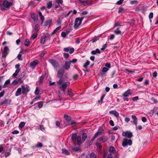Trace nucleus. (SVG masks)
Segmentation results:
<instances>
[{
    "label": "nucleus",
    "mask_w": 158,
    "mask_h": 158,
    "mask_svg": "<svg viewBox=\"0 0 158 158\" xmlns=\"http://www.w3.org/2000/svg\"><path fill=\"white\" fill-rule=\"evenodd\" d=\"M83 19V18L82 17L81 18L77 17L76 19L74 26V28L75 29H77L79 26L81 24Z\"/></svg>",
    "instance_id": "1"
},
{
    "label": "nucleus",
    "mask_w": 158,
    "mask_h": 158,
    "mask_svg": "<svg viewBox=\"0 0 158 158\" xmlns=\"http://www.w3.org/2000/svg\"><path fill=\"white\" fill-rule=\"evenodd\" d=\"M22 93L23 94L26 95L27 93L29 92L30 90V88L29 86L27 85H23L21 86Z\"/></svg>",
    "instance_id": "2"
},
{
    "label": "nucleus",
    "mask_w": 158,
    "mask_h": 158,
    "mask_svg": "<svg viewBox=\"0 0 158 158\" xmlns=\"http://www.w3.org/2000/svg\"><path fill=\"white\" fill-rule=\"evenodd\" d=\"M13 5L12 1H9L8 0H4L3 2L2 6L6 8H9Z\"/></svg>",
    "instance_id": "3"
},
{
    "label": "nucleus",
    "mask_w": 158,
    "mask_h": 158,
    "mask_svg": "<svg viewBox=\"0 0 158 158\" xmlns=\"http://www.w3.org/2000/svg\"><path fill=\"white\" fill-rule=\"evenodd\" d=\"M132 144V141L131 139L128 140L126 138L123 139V141L122 143V145L123 147H125L127 145H131Z\"/></svg>",
    "instance_id": "4"
},
{
    "label": "nucleus",
    "mask_w": 158,
    "mask_h": 158,
    "mask_svg": "<svg viewBox=\"0 0 158 158\" xmlns=\"http://www.w3.org/2000/svg\"><path fill=\"white\" fill-rule=\"evenodd\" d=\"M69 85L70 83L69 82H66L64 84H62L61 86L60 87L59 89L60 90H62L64 92L66 91L67 87L69 86Z\"/></svg>",
    "instance_id": "5"
},
{
    "label": "nucleus",
    "mask_w": 158,
    "mask_h": 158,
    "mask_svg": "<svg viewBox=\"0 0 158 158\" xmlns=\"http://www.w3.org/2000/svg\"><path fill=\"white\" fill-rule=\"evenodd\" d=\"M122 135L128 138H130L133 135L132 133L130 131H126L123 133Z\"/></svg>",
    "instance_id": "6"
},
{
    "label": "nucleus",
    "mask_w": 158,
    "mask_h": 158,
    "mask_svg": "<svg viewBox=\"0 0 158 158\" xmlns=\"http://www.w3.org/2000/svg\"><path fill=\"white\" fill-rule=\"evenodd\" d=\"M49 62L52 64L53 66L56 68L58 67L59 64L54 59H51L49 60Z\"/></svg>",
    "instance_id": "7"
},
{
    "label": "nucleus",
    "mask_w": 158,
    "mask_h": 158,
    "mask_svg": "<svg viewBox=\"0 0 158 158\" xmlns=\"http://www.w3.org/2000/svg\"><path fill=\"white\" fill-rule=\"evenodd\" d=\"M77 135L76 133L73 134L72 136L71 143L72 144H73L74 145H76V140L77 139Z\"/></svg>",
    "instance_id": "8"
},
{
    "label": "nucleus",
    "mask_w": 158,
    "mask_h": 158,
    "mask_svg": "<svg viewBox=\"0 0 158 158\" xmlns=\"http://www.w3.org/2000/svg\"><path fill=\"white\" fill-rule=\"evenodd\" d=\"M64 51L65 52H67L69 51L70 53L71 54L73 52L74 49L73 48H70V47H68L67 48H64Z\"/></svg>",
    "instance_id": "9"
},
{
    "label": "nucleus",
    "mask_w": 158,
    "mask_h": 158,
    "mask_svg": "<svg viewBox=\"0 0 158 158\" xmlns=\"http://www.w3.org/2000/svg\"><path fill=\"white\" fill-rule=\"evenodd\" d=\"M9 50V48L8 47L6 46H5L3 51L2 52V56L4 57H6L7 55L8 54V51Z\"/></svg>",
    "instance_id": "10"
},
{
    "label": "nucleus",
    "mask_w": 158,
    "mask_h": 158,
    "mask_svg": "<svg viewBox=\"0 0 158 158\" xmlns=\"http://www.w3.org/2000/svg\"><path fill=\"white\" fill-rule=\"evenodd\" d=\"M39 63V61L37 60H35L33 61L31 63L30 66L32 68H34Z\"/></svg>",
    "instance_id": "11"
},
{
    "label": "nucleus",
    "mask_w": 158,
    "mask_h": 158,
    "mask_svg": "<svg viewBox=\"0 0 158 158\" xmlns=\"http://www.w3.org/2000/svg\"><path fill=\"white\" fill-rule=\"evenodd\" d=\"M70 63L69 61H66L64 64V68L66 70H68L70 67Z\"/></svg>",
    "instance_id": "12"
},
{
    "label": "nucleus",
    "mask_w": 158,
    "mask_h": 158,
    "mask_svg": "<svg viewBox=\"0 0 158 158\" xmlns=\"http://www.w3.org/2000/svg\"><path fill=\"white\" fill-rule=\"evenodd\" d=\"M107 136H104L102 137L98 138V141H102L103 142H104L107 140Z\"/></svg>",
    "instance_id": "13"
},
{
    "label": "nucleus",
    "mask_w": 158,
    "mask_h": 158,
    "mask_svg": "<svg viewBox=\"0 0 158 158\" xmlns=\"http://www.w3.org/2000/svg\"><path fill=\"white\" fill-rule=\"evenodd\" d=\"M131 94V90L129 89L125 92L123 94L124 97H128Z\"/></svg>",
    "instance_id": "14"
},
{
    "label": "nucleus",
    "mask_w": 158,
    "mask_h": 158,
    "mask_svg": "<svg viewBox=\"0 0 158 158\" xmlns=\"http://www.w3.org/2000/svg\"><path fill=\"white\" fill-rule=\"evenodd\" d=\"M76 140L77 141V144L78 146L80 145L83 143L82 141V139H81V138L80 136H77Z\"/></svg>",
    "instance_id": "15"
},
{
    "label": "nucleus",
    "mask_w": 158,
    "mask_h": 158,
    "mask_svg": "<svg viewBox=\"0 0 158 158\" xmlns=\"http://www.w3.org/2000/svg\"><path fill=\"white\" fill-rule=\"evenodd\" d=\"M97 156L94 152H92L90 154H87L85 156V158H92Z\"/></svg>",
    "instance_id": "16"
},
{
    "label": "nucleus",
    "mask_w": 158,
    "mask_h": 158,
    "mask_svg": "<svg viewBox=\"0 0 158 158\" xmlns=\"http://www.w3.org/2000/svg\"><path fill=\"white\" fill-rule=\"evenodd\" d=\"M31 17L34 21H37L38 20L37 15L34 13H32L31 15Z\"/></svg>",
    "instance_id": "17"
},
{
    "label": "nucleus",
    "mask_w": 158,
    "mask_h": 158,
    "mask_svg": "<svg viewBox=\"0 0 158 158\" xmlns=\"http://www.w3.org/2000/svg\"><path fill=\"white\" fill-rule=\"evenodd\" d=\"M64 73V71L63 70H60L58 72L57 76L59 77H62Z\"/></svg>",
    "instance_id": "18"
},
{
    "label": "nucleus",
    "mask_w": 158,
    "mask_h": 158,
    "mask_svg": "<svg viewBox=\"0 0 158 158\" xmlns=\"http://www.w3.org/2000/svg\"><path fill=\"white\" fill-rule=\"evenodd\" d=\"M64 117L67 122H69L71 120V117L69 116L67 114H65L64 116Z\"/></svg>",
    "instance_id": "19"
},
{
    "label": "nucleus",
    "mask_w": 158,
    "mask_h": 158,
    "mask_svg": "<svg viewBox=\"0 0 158 158\" xmlns=\"http://www.w3.org/2000/svg\"><path fill=\"white\" fill-rule=\"evenodd\" d=\"M21 91H22V88H21L19 87V88L16 91L15 95L16 96H18L21 94Z\"/></svg>",
    "instance_id": "20"
},
{
    "label": "nucleus",
    "mask_w": 158,
    "mask_h": 158,
    "mask_svg": "<svg viewBox=\"0 0 158 158\" xmlns=\"http://www.w3.org/2000/svg\"><path fill=\"white\" fill-rule=\"evenodd\" d=\"M39 26V25L38 23L36 24L35 25L34 27L33 28L32 32L37 33L39 31V30L38 29Z\"/></svg>",
    "instance_id": "21"
},
{
    "label": "nucleus",
    "mask_w": 158,
    "mask_h": 158,
    "mask_svg": "<svg viewBox=\"0 0 158 158\" xmlns=\"http://www.w3.org/2000/svg\"><path fill=\"white\" fill-rule=\"evenodd\" d=\"M109 152H112L115 155H117V153L115 151V149L114 147L113 146H111L109 149Z\"/></svg>",
    "instance_id": "22"
},
{
    "label": "nucleus",
    "mask_w": 158,
    "mask_h": 158,
    "mask_svg": "<svg viewBox=\"0 0 158 158\" xmlns=\"http://www.w3.org/2000/svg\"><path fill=\"white\" fill-rule=\"evenodd\" d=\"M91 53L92 55H95L97 53L100 54L101 52L99 49L97 48L95 50L92 51Z\"/></svg>",
    "instance_id": "23"
},
{
    "label": "nucleus",
    "mask_w": 158,
    "mask_h": 158,
    "mask_svg": "<svg viewBox=\"0 0 158 158\" xmlns=\"http://www.w3.org/2000/svg\"><path fill=\"white\" fill-rule=\"evenodd\" d=\"M70 148L72 151H73L77 152L80 150V148L77 147H73V146H70Z\"/></svg>",
    "instance_id": "24"
},
{
    "label": "nucleus",
    "mask_w": 158,
    "mask_h": 158,
    "mask_svg": "<svg viewBox=\"0 0 158 158\" xmlns=\"http://www.w3.org/2000/svg\"><path fill=\"white\" fill-rule=\"evenodd\" d=\"M52 22V20L50 19L46 21L44 23V25L45 27H47L48 25H50Z\"/></svg>",
    "instance_id": "25"
},
{
    "label": "nucleus",
    "mask_w": 158,
    "mask_h": 158,
    "mask_svg": "<svg viewBox=\"0 0 158 158\" xmlns=\"http://www.w3.org/2000/svg\"><path fill=\"white\" fill-rule=\"evenodd\" d=\"M87 137V135L86 133H84L82 134V141L84 142L85 140Z\"/></svg>",
    "instance_id": "26"
},
{
    "label": "nucleus",
    "mask_w": 158,
    "mask_h": 158,
    "mask_svg": "<svg viewBox=\"0 0 158 158\" xmlns=\"http://www.w3.org/2000/svg\"><path fill=\"white\" fill-rule=\"evenodd\" d=\"M132 118L133 120V123L136 125L137 124V118L135 115H133L132 116Z\"/></svg>",
    "instance_id": "27"
},
{
    "label": "nucleus",
    "mask_w": 158,
    "mask_h": 158,
    "mask_svg": "<svg viewBox=\"0 0 158 158\" xmlns=\"http://www.w3.org/2000/svg\"><path fill=\"white\" fill-rule=\"evenodd\" d=\"M114 32L117 35H122L123 34V32H122L119 30V28H118L116 29L114 31Z\"/></svg>",
    "instance_id": "28"
},
{
    "label": "nucleus",
    "mask_w": 158,
    "mask_h": 158,
    "mask_svg": "<svg viewBox=\"0 0 158 158\" xmlns=\"http://www.w3.org/2000/svg\"><path fill=\"white\" fill-rule=\"evenodd\" d=\"M20 69H17L16 70L15 72L13 74L12 77H15L17 76L18 73L20 72Z\"/></svg>",
    "instance_id": "29"
},
{
    "label": "nucleus",
    "mask_w": 158,
    "mask_h": 158,
    "mask_svg": "<svg viewBox=\"0 0 158 158\" xmlns=\"http://www.w3.org/2000/svg\"><path fill=\"white\" fill-rule=\"evenodd\" d=\"M62 152L63 154H64L66 155H68L70 154V153L65 148L62 149Z\"/></svg>",
    "instance_id": "30"
},
{
    "label": "nucleus",
    "mask_w": 158,
    "mask_h": 158,
    "mask_svg": "<svg viewBox=\"0 0 158 158\" xmlns=\"http://www.w3.org/2000/svg\"><path fill=\"white\" fill-rule=\"evenodd\" d=\"M47 7L48 9H50L52 7V2L51 1L49 2H47Z\"/></svg>",
    "instance_id": "31"
},
{
    "label": "nucleus",
    "mask_w": 158,
    "mask_h": 158,
    "mask_svg": "<svg viewBox=\"0 0 158 158\" xmlns=\"http://www.w3.org/2000/svg\"><path fill=\"white\" fill-rule=\"evenodd\" d=\"M68 95L71 97H73L74 96V94L73 93L72 89H68Z\"/></svg>",
    "instance_id": "32"
},
{
    "label": "nucleus",
    "mask_w": 158,
    "mask_h": 158,
    "mask_svg": "<svg viewBox=\"0 0 158 158\" xmlns=\"http://www.w3.org/2000/svg\"><path fill=\"white\" fill-rule=\"evenodd\" d=\"M46 36H43L40 39V43L43 44L44 43L46 40Z\"/></svg>",
    "instance_id": "33"
},
{
    "label": "nucleus",
    "mask_w": 158,
    "mask_h": 158,
    "mask_svg": "<svg viewBox=\"0 0 158 158\" xmlns=\"http://www.w3.org/2000/svg\"><path fill=\"white\" fill-rule=\"evenodd\" d=\"M43 145V144L40 142H38L37 143V144L35 145V146H33V148H34L35 147L36 148H39V147H42Z\"/></svg>",
    "instance_id": "34"
},
{
    "label": "nucleus",
    "mask_w": 158,
    "mask_h": 158,
    "mask_svg": "<svg viewBox=\"0 0 158 158\" xmlns=\"http://www.w3.org/2000/svg\"><path fill=\"white\" fill-rule=\"evenodd\" d=\"M34 33L32 35L31 38L33 40H34L37 38V37L38 36V34L37 33Z\"/></svg>",
    "instance_id": "35"
},
{
    "label": "nucleus",
    "mask_w": 158,
    "mask_h": 158,
    "mask_svg": "<svg viewBox=\"0 0 158 158\" xmlns=\"http://www.w3.org/2000/svg\"><path fill=\"white\" fill-rule=\"evenodd\" d=\"M61 27L60 26H59L58 27H57L53 31L52 33V35H53L54 34L56 33V32H57L58 30H60L61 28Z\"/></svg>",
    "instance_id": "36"
},
{
    "label": "nucleus",
    "mask_w": 158,
    "mask_h": 158,
    "mask_svg": "<svg viewBox=\"0 0 158 158\" xmlns=\"http://www.w3.org/2000/svg\"><path fill=\"white\" fill-rule=\"evenodd\" d=\"M90 64V62L89 60H87L85 63L84 64L83 66L86 69L88 68V66Z\"/></svg>",
    "instance_id": "37"
},
{
    "label": "nucleus",
    "mask_w": 158,
    "mask_h": 158,
    "mask_svg": "<svg viewBox=\"0 0 158 158\" xmlns=\"http://www.w3.org/2000/svg\"><path fill=\"white\" fill-rule=\"evenodd\" d=\"M30 41L29 39H27L24 42V45L27 46L28 47L29 46Z\"/></svg>",
    "instance_id": "38"
},
{
    "label": "nucleus",
    "mask_w": 158,
    "mask_h": 158,
    "mask_svg": "<svg viewBox=\"0 0 158 158\" xmlns=\"http://www.w3.org/2000/svg\"><path fill=\"white\" fill-rule=\"evenodd\" d=\"M22 53L21 52H20L19 54H18L17 56V58L19 60H22Z\"/></svg>",
    "instance_id": "39"
},
{
    "label": "nucleus",
    "mask_w": 158,
    "mask_h": 158,
    "mask_svg": "<svg viewBox=\"0 0 158 158\" xmlns=\"http://www.w3.org/2000/svg\"><path fill=\"white\" fill-rule=\"evenodd\" d=\"M44 76H41L40 77V79L39 80V83L40 84H42L43 82V80L44 79Z\"/></svg>",
    "instance_id": "40"
},
{
    "label": "nucleus",
    "mask_w": 158,
    "mask_h": 158,
    "mask_svg": "<svg viewBox=\"0 0 158 158\" xmlns=\"http://www.w3.org/2000/svg\"><path fill=\"white\" fill-rule=\"evenodd\" d=\"M25 124V122H20L19 125V126L20 128H22L23 127Z\"/></svg>",
    "instance_id": "41"
},
{
    "label": "nucleus",
    "mask_w": 158,
    "mask_h": 158,
    "mask_svg": "<svg viewBox=\"0 0 158 158\" xmlns=\"http://www.w3.org/2000/svg\"><path fill=\"white\" fill-rule=\"evenodd\" d=\"M102 132L100 131H98L94 135L93 137L95 138H96L98 136L100 135H101Z\"/></svg>",
    "instance_id": "42"
},
{
    "label": "nucleus",
    "mask_w": 158,
    "mask_h": 158,
    "mask_svg": "<svg viewBox=\"0 0 158 158\" xmlns=\"http://www.w3.org/2000/svg\"><path fill=\"white\" fill-rule=\"evenodd\" d=\"M109 70V69L106 67H103L102 69V73H105L108 71Z\"/></svg>",
    "instance_id": "43"
},
{
    "label": "nucleus",
    "mask_w": 158,
    "mask_h": 158,
    "mask_svg": "<svg viewBox=\"0 0 158 158\" xmlns=\"http://www.w3.org/2000/svg\"><path fill=\"white\" fill-rule=\"evenodd\" d=\"M26 74V73L25 71H23L20 74L19 76V77L22 79L24 77Z\"/></svg>",
    "instance_id": "44"
},
{
    "label": "nucleus",
    "mask_w": 158,
    "mask_h": 158,
    "mask_svg": "<svg viewBox=\"0 0 158 158\" xmlns=\"http://www.w3.org/2000/svg\"><path fill=\"white\" fill-rule=\"evenodd\" d=\"M10 82V79L7 80L5 83L4 85L3 86V88H5L6 87L5 86L6 85L9 84Z\"/></svg>",
    "instance_id": "45"
},
{
    "label": "nucleus",
    "mask_w": 158,
    "mask_h": 158,
    "mask_svg": "<svg viewBox=\"0 0 158 158\" xmlns=\"http://www.w3.org/2000/svg\"><path fill=\"white\" fill-rule=\"evenodd\" d=\"M40 90L38 87H36L35 92V95H37L40 93Z\"/></svg>",
    "instance_id": "46"
},
{
    "label": "nucleus",
    "mask_w": 158,
    "mask_h": 158,
    "mask_svg": "<svg viewBox=\"0 0 158 158\" xmlns=\"http://www.w3.org/2000/svg\"><path fill=\"white\" fill-rule=\"evenodd\" d=\"M63 56L66 59H67L69 57V53H63Z\"/></svg>",
    "instance_id": "47"
},
{
    "label": "nucleus",
    "mask_w": 158,
    "mask_h": 158,
    "mask_svg": "<svg viewBox=\"0 0 158 158\" xmlns=\"http://www.w3.org/2000/svg\"><path fill=\"white\" fill-rule=\"evenodd\" d=\"M38 107L39 108H41L43 105V103L42 102H40L38 103Z\"/></svg>",
    "instance_id": "48"
},
{
    "label": "nucleus",
    "mask_w": 158,
    "mask_h": 158,
    "mask_svg": "<svg viewBox=\"0 0 158 158\" xmlns=\"http://www.w3.org/2000/svg\"><path fill=\"white\" fill-rule=\"evenodd\" d=\"M9 100L8 99H5L2 103V104H7L9 103Z\"/></svg>",
    "instance_id": "49"
},
{
    "label": "nucleus",
    "mask_w": 158,
    "mask_h": 158,
    "mask_svg": "<svg viewBox=\"0 0 158 158\" xmlns=\"http://www.w3.org/2000/svg\"><path fill=\"white\" fill-rule=\"evenodd\" d=\"M96 145L97 146V147L100 149H102V146L100 143H97L96 144Z\"/></svg>",
    "instance_id": "50"
},
{
    "label": "nucleus",
    "mask_w": 158,
    "mask_h": 158,
    "mask_svg": "<svg viewBox=\"0 0 158 158\" xmlns=\"http://www.w3.org/2000/svg\"><path fill=\"white\" fill-rule=\"evenodd\" d=\"M124 10V9L123 8V7L119 8V9L118 12L119 13H121Z\"/></svg>",
    "instance_id": "51"
},
{
    "label": "nucleus",
    "mask_w": 158,
    "mask_h": 158,
    "mask_svg": "<svg viewBox=\"0 0 158 158\" xmlns=\"http://www.w3.org/2000/svg\"><path fill=\"white\" fill-rule=\"evenodd\" d=\"M123 1L124 0H119L116 2V4L118 5H121L122 4V3Z\"/></svg>",
    "instance_id": "52"
},
{
    "label": "nucleus",
    "mask_w": 158,
    "mask_h": 158,
    "mask_svg": "<svg viewBox=\"0 0 158 158\" xmlns=\"http://www.w3.org/2000/svg\"><path fill=\"white\" fill-rule=\"evenodd\" d=\"M105 66L108 68H111L110 64L109 63H106L105 64Z\"/></svg>",
    "instance_id": "53"
},
{
    "label": "nucleus",
    "mask_w": 158,
    "mask_h": 158,
    "mask_svg": "<svg viewBox=\"0 0 158 158\" xmlns=\"http://www.w3.org/2000/svg\"><path fill=\"white\" fill-rule=\"evenodd\" d=\"M56 24L58 25H60L61 24V22L60 19H58L56 21Z\"/></svg>",
    "instance_id": "54"
},
{
    "label": "nucleus",
    "mask_w": 158,
    "mask_h": 158,
    "mask_svg": "<svg viewBox=\"0 0 158 158\" xmlns=\"http://www.w3.org/2000/svg\"><path fill=\"white\" fill-rule=\"evenodd\" d=\"M63 79L62 78H60L59 81L57 82V83L58 84H60L63 82Z\"/></svg>",
    "instance_id": "55"
},
{
    "label": "nucleus",
    "mask_w": 158,
    "mask_h": 158,
    "mask_svg": "<svg viewBox=\"0 0 158 158\" xmlns=\"http://www.w3.org/2000/svg\"><path fill=\"white\" fill-rule=\"evenodd\" d=\"M40 19L41 21V24H42L44 22V17L43 15H42L40 16Z\"/></svg>",
    "instance_id": "56"
},
{
    "label": "nucleus",
    "mask_w": 158,
    "mask_h": 158,
    "mask_svg": "<svg viewBox=\"0 0 158 158\" xmlns=\"http://www.w3.org/2000/svg\"><path fill=\"white\" fill-rule=\"evenodd\" d=\"M77 61V60L76 59H74L72 60H70L69 61L70 63V64L71 63H74Z\"/></svg>",
    "instance_id": "57"
},
{
    "label": "nucleus",
    "mask_w": 158,
    "mask_h": 158,
    "mask_svg": "<svg viewBox=\"0 0 158 158\" xmlns=\"http://www.w3.org/2000/svg\"><path fill=\"white\" fill-rule=\"evenodd\" d=\"M61 35L62 37L64 38L66 35V33L64 32H62L61 33Z\"/></svg>",
    "instance_id": "58"
},
{
    "label": "nucleus",
    "mask_w": 158,
    "mask_h": 158,
    "mask_svg": "<svg viewBox=\"0 0 158 158\" xmlns=\"http://www.w3.org/2000/svg\"><path fill=\"white\" fill-rule=\"evenodd\" d=\"M56 2L58 4H62L63 2L62 0H57L56 1Z\"/></svg>",
    "instance_id": "59"
},
{
    "label": "nucleus",
    "mask_w": 158,
    "mask_h": 158,
    "mask_svg": "<svg viewBox=\"0 0 158 158\" xmlns=\"http://www.w3.org/2000/svg\"><path fill=\"white\" fill-rule=\"evenodd\" d=\"M153 14L152 12H151L149 15V18L150 19H152L153 18Z\"/></svg>",
    "instance_id": "60"
},
{
    "label": "nucleus",
    "mask_w": 158,
    "mask_h": 158,
    "mask_svg": "<svg viewBox=\"0 0 158 158\" xmlns=\"http://www.w3.org/2000/svg\"><path fill=\"white\" fill-rule=\"evenodd\" d=\"M88 13V12L87 11H83L81 12V15H85L87 14Z\"/></svg>",
    "instance_id": "61"
},
{
    "label": "nucleus",
    "mask_w": 158,
    "mask_h": 158,
    "mask_svg": "<svg viewBox=\"0 0 158 158\" xmlns=\"http://www.w3.org/2000/svg\"><path fill=\"white\" fill-rule=\"evenodd\" d=\"M139 99V97L138 96H136L132 98V100L133 101H135Z\"/></svg>",
    "instance_id": "62"
},
{
    "label": "nucleus",
    "mask_w": 158,
    "mask_h": 158,
    "mask_svg": "<svg viewBox=\"0 0 158 158\" xmlns=\"http://www.w3.org/2000/svg\"><path fill=\"white\" fill-rule=\"evenodd\" d=\"M116 117H119V114L116 111L113 114Z\"/></svg>",
    "instance_id": "63"
},
{
    "label": "nucleus",
    "mask_w": 158,
    "mask_h": 158,
    "mask_svg": "<svg viewBox=\"0 0 158 158\" xmlns=\"http://www.w3.org/2000/svg\"><path fill=\"white\" fill-rule=\"evenodd\" d=\"M81 3L83 4L84 6H86L88 5L87 1H82L81 2Z\"/></svg>",
    "instance_id": "64"
}]
</instances>
